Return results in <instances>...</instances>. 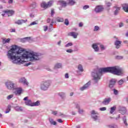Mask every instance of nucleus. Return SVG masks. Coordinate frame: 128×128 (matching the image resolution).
Returning <instances> with one entry per match:
<instances>
[{"label":"nucleus","instance_id":"nucleus-1","mask_svg":"<svg viewBox=\"0 0 128 128\" xmlns=\"http://www.w3.org/2000/svg\"><path fill=\"white\" fill-rule=\"evenodd\" d=\"M22 52H24V48H18L16 45L12 46V48L8 52L7 56L8 58L13 60V64H22L26 61L22 60H27L29 62H36L40 60V54L36 53L32 51L28 52L22 54Z\"/></svg>","mask_w":128,"mask_h":128},{"label":"nucleus","instance_id":"nucleus-2","mask_svg":"<svg viewBox=\"0 0 128 128\" xmlns=\"http://www.w3.org/2000/svg\"><path fill=\"white\" fill-rule=\"evenodd\" d=\"M106 72H110L115 76H125L124 71L120 68H118V66L112 67H106L99 68L98 70H94L92 72V80L95 84H98L100 80V77L102 74Z\"/></svg>","mask_w":128,"mask_h":128},{"label":"nucleus","instance_id":"nucleus-3","mask_svg":"<svg viewBox=\"0 0 128 128\" xmlns=\"http://www.w3.org/2000/svg\"><path fill=\"white\" fill-rule=\"evenodd\" d=\"M23 100L24 101V104L28 106H38L40 104V102L37 100L36 102H32V100H28V96L24 98Z\"/></svg>","mask_w":128,"mask_h":128},{"label":"nucleus","instance_id":"nucleus-4","mask_svg":"<svg viewBox=\"0 0 128 128\" xmlns=\"http://www.w3.org/2000/svg\"><path fill=\"white\" fill-rule=\"evenodd\" d=\"M50 80H48L42 82L40 88L42 90H47L50 86Z\"/></svg>","mask_w":128,"mask_h":128},{"label":"nucleus","instance_id":"nucleus-5","mask_svg":"<svg viewBox=\"0 0 128 128\" xmlns=\"http://www.w3.org/2000/svg\"><path fill=\"white\" fill-rule=\"evenodd\" d=\"M6 86L8 90H16L14 83L12 81H8L5 83Z\"/></svg>","mask_w":128,"mask_h":128},{"label":"nucleus","instance_id":"nucleus-6","mask_svg":"<svg viewBox=\"0 0 128 128\" xmlns=\"http://www.w3.org/2000/svg\"><path fill=\"white\" fill-rule=\"evenodd\" d=\"M91 114V117L94 120H98V113L94 110H92L90 112Z\"/></svg>","mask_w":128,"mask_h":128},{"label":"nucleus","instance_id":"nucleus-7","mask_svg":"<svg viewBox=\"0 0 128 128\" xmlns=\"http://www.w3.org/2000/svg\"><path fill=\"white\" fill-rule=\"evenodd\" d=\"M118 112L121 114H126V108L124 106H120L118 108Z\"/></svg>","mask_w":128,"mask_h":128},{"label":"nucleus","instance_id":"nucleus-8","mask_svg":"<svg viewBox=\"0 0 128 128\" xmlns=\"http://www.w3.org/2000/svg\"><path fill=\"white\" fill-rule=\"evenodd\" d=\"M104 10V7L102 6H96L94 11L96 14H99V12H102Z\"/></svg>","mask_w":128,"mask_h":128},{"label":"nucleus","instance_id":"nucleus-9","mask_svg":"<svg viewBox=\"0 0 128 128\" xmlns=\"http://www.w3.org/2000/svg\"><path fill=\"white\" fill-rule=\"evenodd\" d=\"M90 82H88L84 84L82 87L80 88V90L81 92H83V90H88V88H90Z\"/></svg>","mask_w":128,"mask_h":128},{"label":"nucleus","instance_id":"nucleus-10","mask_svg":"<svg viewBox=\"0 0 128 128\" xmlns=\"http://www.w3.org/2000/svg\"><path fill=\"white\" fill-rule=\"evenodd\" d=\"M28 22V20H18L14 22L15 24H18V26H22V24H26Z\"/></svg>","mask_w":128,"mask_h":128},{"label":"nucleus","instance_id":"nucleus-11","mask_svg":"<svg viewBox=\"0 0 128 128\" xmlns=\"http://www.w3.org/2000/svg\"><path fill=\"white\" fill-rule=\"evenodd\" d=\"M19 82L23 84L24 86H28V82L26 80V79L24 78H22L19 80Z\"/></svg>","mask_w":128,"mask_h":128},{"label":"nucleus","instance_id":"nucleus-12","mask_svg":"<svg viewBox=\"0 0 128 128\" xmlns=\"http://www.w3.org/2000/svg\"><path fill=\"white\" fill-rule=\"evenodd\" d=\"M3 12L8 14V16H12L14 14V12L12 10H4Z\"/></svg>","mask_w":128,"mask_h":128},{"label":"nucleus","instance_id":"nucleus-13","mask_svg":"<svg viewBox=\"0 0 128 128\" xmlns=\"http://www.w3.org/2000/svg\"><path fill=\"white\" fill-rule=\"evenodd\" d=\"M114 8L116 9L114 11V15L118 16V14L120 13L121 8L118 6H114Z\"/></svg>","mask_w":128,"mask_h":128},{"label":"nucleus","instance_id":"nucleus-14","mask_svg":"<svg viewBox=\"0 0 128 128\" xmlns=\"http://www.w3.org/2000/svg\"><path fill=\"white\" fill-rule=\"evenodd\" d=\"M16 91L15 92V94L16 96H20L22 94V88H15Z\"/></svg>","mask_w":128,"mask_h":128},{"label":"nucleus","instance_id":"nucleus-15","mask_svg":"<svg viewBox=\"0 0 128 128\" xmlns=\"http://www.w3.org/2000/svg\"><path fill=\"white\" fill-rule=\"evenodd\" d=\"M112 101V98H108L104 99V101L102 102V104H104L105 106H108L110 102Z\"/></svg>","mask_w":128,"mask_h":128},{"label":"nucleus","instance_id":"nucleus-16","mask_svg":"<svg viewBox=\"0 0 128 128\" xmlns=\"http://www.w3.org/2000/svg\"><path fill=\"white\" fill-rule=\"evenodd\" d=\"M116 79H112L111 80H110L109 88H114V84H116Z\"/></svg>","mask_w":128,"mask_h":128},{"label":"nucleus","instance_id":"nucleus-17","mask_svg":"<svg viewBox=\"0 0 128 128\" xmlns=\"http://www.w3.org/2000/svg\"><path fill=\"white\" fill-rule=\"evenodd\" d=\"M58 4L62 6V8H66L68 6V3L64 0H60L58 2Z\"/></svg>","mask_w":128,"mask_h":128},{"label":"nucleus","instance_id":"nucleus-18","mask_svg":"<svg viewBox=\"0 0 128 128\" xmlns=\"http://www.w3.org/2000/svg\"><path fill=\"white\" fill-rule=\"evenodd\" d=\"M114 44L117 49L120 48V44H122V41L116 40L114 42Z\"/></svg>","mask_w":128,"mask_h":128},{"label":"nucleus","instance_id":"nucleus-19","mask_svg":"<svg viewBox=\"0 0 128 128\" xmlns=\"http://www.w3.org/2000/svg\"><path fill=\"white\" fill-rule=\"evenodd\" d=\"M92 48L94 50V52H98L100 50V48L96 44H92Z\"/></svg>","mask_w":128,"mask_h":128},{"label":"nucleus","instance_id":"nucleus-20","mask_svg":"<svg viewBox=\"0 0 128 128\" xmlns=\"http://www.w3.org/2000/svg\"><path fill=\"white\" fill-rule=\"evenodd\" d=\"M78 34L76 32H70L68 34V36H73L74 38H76Z\"/></svg>","mask_w":128,"mask_h":128},{"label":"nucleus","instance_id":"nucleus-21","mask_svg":"<svg viewBox=\"0 0 128 128\" xmlns=\"http://www.w3.org/2000/svg\"><path fill=\"white\" fill-rule=\"evenodd\" d=\"M14 110L16 112H24V107L20 106H17L14 108Z\"/></svg>","mask_w":128,"mask_h":128},{"label":"nucleus","instance_id":"nucleus-22","mask_svg":"<svg viewBox=\"0 0 128 128\" xmlns=\"http://www.w3.org/2000/svg\"><path fill=\"white\" fill-rule=\"evenodd\" d=\"M78 72H84V67L82 66V65L78 64Z\"/></svg>","mask_w":128,"mask_h":128},{"label":"nucleus","instance_id":"nucleus-23","mask_svg":"<svg viewBox=\"0 0 128 128\" xmlns=\"http://www.w3.org/2000/svg\"><path fill=\"white\" fill-rule=\"evenodd\" d=\"M123 10L126 12H128V4H125L122 5Z\"/></svg>","mask_w":128,"mask_h":128},{"label":"nucleus","instance_id":"nucleus-24","mask_svg":"<svg viewBox=\"0 0 128 128\" xmlns=\"http://www.w3.org/2000/svg\"><path fill=\"white\" fill-rule=\"evenodd\" d=\"M49 122L52 126H56V122L52 118H49Z\"/></svg>","mask_w":128,"mask_h":128},{"label":"nucleus","instance_id":"nucleus-25","mask_svg":"<svg viewBox=\"0 0 128 128\" xmlns=\"http://www.w3.org/2000/svg\"><path fill=\"white\" fill-rule=\"evenodd\" d=\"M62 68V64L57 63L55 64L54 68V70H57V68Z\"/></svg>","mask_w":128,"mask_h":128},{"label":"nucleus","instance_id":"nucleus-26","mask_svg":"<svg viewBox=\"0 0 128 128\" xmlns=\"http://www.w3.org/2000/svg\"><path fill=\"white\" fill-rule=\"evenodd\" d=\"M30 37H26L21 39L22 42H26L28 40H30Z\"/></svg>","mask_w":128,"mask_h":128},{"label":"nucleus","instance_id":"nucleus-27","mask_svg":"<svg viewBox=\"0 0 128 128\" xmlns=\"http://www.w3.org/2000/svg\"><path fill=\"white\" fill-rule=\"evenodd\" d=\"M56 22H64V19L63 18L58 17L56 19Z\"/></svg>","mask_w":128,"mask_h":128},{"label":"nucleus","instance_id":"nucleus-28","mask_svg":"<svg viewBox=\"0 0 128 128\" xmlns=\"http://www.w3.org/2000/svg\"><path fill=\"white\" fill-rule=\"evenodd\" d=\"M41 6L44 8H48V4H46V2H43L41 4Z\"/></svg>","mask_w":128,"mask_h":128},{"label":"nucleus","instance_id":"nucleus-29","mask_svg":"<svg viewBox=\"0 0 128 128\" xmlns=\"http://www.w3.org/2000/svg\"><path fill=\"white\" fill-rule=\"evenodd\" d=\"M10 39L8 38V39H4L3 40V44H10Z\"/></svg>","mask_w":128,"mask_h":128},{"label":"nucleus","instance_id":"nucleus-30","mask_svg":"<svg viewBox=\"0 0 128 128\" xmlns=\"http://www.w3.org/2000/svg\"><path fill=\"white\" fill-rule=\"evenodd\" d=\"M11 108H12V106L10 105H8V108L6 111L5 112V114H8V112H10V111Z\"/></svg>","mask_w":128,"mask_h":128},{"label":"nucleus","instance_id":"nucleus-31","mask_svg":"<svg viewBox=\"0 0 128 128\" xmlns=\"http://www.w3.org/2000/svg\"><path fill=\"white\" fill-rule=\"evenodd\" d=\"M57 116H62V118H66V116L61 112H58Z\"/></svg>","mask_w":128,"mask_h":128},{"label":"nucleus","instance_id":"nucleus-32","mask_svg":"<svg viewBox=\"0 0 128 128\" xmlns=\"http://www.w3.org/2000/svg\"><path fill=\"white\" fill-rule=\"evenodd\" d=\"M76 4V2L74 0H68V4L70 6H74Z\"/></svg>","mask_w":128,"mask_h":128},{"label":"nucleus","instance_id":"nucleus-33","mask_svg":"<svg viewBox=\"0 0 128 128\" xmlns=\"http://www.w3.org/2000/svg\"><path fill=\"white\" fill-rule=\"evenodd\" d=\"M122 120L126 126H128V122H126V116H124L122 118Z\"/></svg>","mask_w":128,"mask_h":128},{"label":"nucleus","instance_id":"nucleus-34","mask_svg":"<svg viewBox=\"0 0 128 128\" xmlns=\"http://www.w3.org/2000/svg\"><path fill=\"white\" fill-rule=\"evenodd\" d=\"M108 128H118V125L115 124H112L108 125Z\"/></svg>","mask_w":128,"mask_h":128},{"label":"nucleus","instance_id":"nucleus-35","mask_svg":"<svg viewBox=\"0 0 128 128\" xmlns=\"http://www.w3.org/2000/svg\"><path fill=\"white\" fill-rule=\"evenodd\" d=\"M116 107L115 106L112 107L110 108V114H114V110H116Z\"/></svg>","mask_w":128,"mask_h":128},{"label":"nucleus","instance_id":"nucleus-36","mask_svg":"<svg viewBox=\"0 0 128 128\" xmlns=\"http://www.w3.org/2000/svg\"><path fill=\"white\" fill-rule=\"evenodd\" d=\"M52 4H54V0H52L49 1L47 3V6H48V8L52 6Z\"/></svg>","mask_w":128,"mask_h":128},{"label":"nucleus","instance_id":"nucleus-37","mask_svg":"<svg viewBox=\"0 0 128 128\" xmlns=\"http://www.w3.org/2000/svg\"><path fill=\"white\" fill-rule=\"evenodd\" d=\"M58 94L60 96V97L61 98H64V96L66 95L64 92H59Z\"/></svg>","mask_w":128,"mask_h":128},{"label":"nucleus","instance_id":"nucleus-38","mask_svg":"<svg viewBox=\"0 0 128 128\" xmlns=\"http://www.w3.org/2000/svg\"><path fill=\"white\" fill-rule=\"evenodd\" d=\"M74 46V44H72V42H70L65 45V48H70V46Z\"/></svg>","mask_w":128,"mask_h":128},{"label":"nucleus","instance_id":"nucleus-39","mask_svg":"<svg viewBox=\"0 0 128 128\" xmlns=\"http://www.w3.org/2000/svg\"><path fill=\"white\" fill-rule=\"evenodd\" d=\"M28 118H36V114H30L28 116Z\"/></svg>","mask_w":128,"mask_h":128},{"label":"nucleus","instance_id":"nucleus-40","mask_svg":"<svg viewBox=\"0 0 128 128\" xmlns=\"http://www.w3.org/2000/svg\"><path fill=\"white\" fill-rule=\"evenodd\" d=\"M106 8H110V7L112 6V4L110 2H107L106 3Z\"/></svg>","mask_w":128,"mask_h":128},{"label":"nucleus","instance_id":"nucleus-41","mask_svg":"<svg viewBox=\"0 0 128 128\" xmlns=\"http://www.w3.org/2000/svg\"><path fill=\"white\" fill-rule=\"evenodd\" d=\"M36 2H33L32 4H31L30 5V8L32 9L36 8Z\"/></svg>","mask_w":128,"mask_h":128},{"label":"nucleus","instance_id":"nucleus-42","mask_svg":"<svg viewBox=\"0 0 128 128\" xmlns=\"http://www.w3.org/2000/svg\"><path fill=\"white\" fill-rule=\"evenodd\" d=\"M75 106L76 108H77V110H79L80 108V103L78 102L75 103Z\"/></svg>","mask_w":128,"mask_h":128},{"label":"nucleus","instance_id":"nucleus-43","mask_svg":"<svg viewBox=\"0 0 128 128\" xmlns=\"http://www.w3.org/2000/svg\"><path fill=\"white\" fill-rule=\"evenodd\" d=\"M98 30H100V27L98 26H94V32H98Z\"/></svg>","mask_w":128,"mask_h":128},{"label":"nucleus","instance_id":"nucleus-44","mask_svg":"<svg viewBox=\"0 0 128 128\" xmlns=\"http://www.w3.org/2000/svg\"><path fill=\"white\" fill-rule=\"evenodd\" d=\"M124 80L121 79L118 82V84H119V86H122V84H124Z\"/></svg>","mask_w":128,"mask_h":128},{"label":"nucleus","instance_id":"nucleus-45","mask_svg":"<svg viewBox=\"0 0 128 128\" xmlns=\"http://www.w3.org/2000/svg\"><path fill=\"white\" fill-rule=\"evenodd\" d=\"M64 24H66V26H68V24H70V22L68 21V19H65Z\"/></svg>","mask_w":128,"mask_h":128},{"label":"nucleus","instance_id":"nucleus-46","mask_svg":"<svg viewBox=\"0 0 128 128\" xmlns=\"http://www.w3.org/2000/svg\"><path fill=\"white\" fill-rule=\"evenodd\" d=\"M53 26H54L52 25V24H50L49 26V28H48L49 32H52V30Z\"/></svg>","mask_w":128,"mask_h":128},{"label":"nucleus","instance_id":"nucleus-47","mask_svg":"<svg viewBox=\"0 0 128 128\" xmlns=\"http://www.w3.org/2000/svg\"><path fill=\"white\" fill-rule=\"evenodd\" d=\"M116 60H122L124 58V56H116Z\"/></svg>","mask_w":128,"mask_h":128},{"label":"nucleus","instance_id":"nucleus-48","mask_svg":"<svg viewBox=\"0 0 128 128\" xmlns=\"http://www.w3.org/2000/svg\"><path fill=\"white\" fill-rule=\"evenodd\" d=\"M14 98V95L13 94H10V95L8 96H7L6 98L8 100H10L12 98Z\"/></svg>","mask_w":128,"mask_h":128},{"label":"nucleus","instance_id":"nucleus-49","mask_svg":"<svg viewBox=\"0 0 128 128\" xmlns=\"http://www.w3.org/2000/svg\"><path fill=\"white\" fill-rule=\"evenodd\" d=\"M66 52H68V54H72L74 52V50L72 49H68L66 50Z\"/></svg>","mask_w":128,"mask_h":128},{"label":"nucleus","instance_id":"nucleus-50","mask_svg":"<svg viewBox=\"0 0 128 128\" xmlns=\"http://www.w3.org/2000/svg\"><path fill=\"white\" fill-rule=\"evenodd\" d=\"M100 48L101 50H106V47L102 44L100 45Z\"/></svg>","mask_w":128,"mask_h":128},{"label":"nucleus","instance_id":"nucleus-51","mask_svg":"<svg viewBox=\"0 0 128 128\" xmlns=\"http://www.w3.org/2000/svg\"><path fill=\"white\" fill-rule=\"evenodd\" d=\"M78 112L80 114H82L84 112V110L80 109H80H78Z\"/></svg>","mask_w":128,"mask_h":128},{"label":"nucleus","instance_id":"nucleus-52","mask_svg":"<svg viewBox=\"0 0 128 128\" xmlns=\"http://www.w3.org/2000/svg\"><path fill=\"white\" fill-rule=\"evenodd\" d=\"M114 94L115 96H118V91L116 89H114Z\"/></svg>","mask_w":128,"mask_h":128},{"label":"nucleus","instance_id":"nucleus-53","mask_svg":"<svg viewBox=\"0 0 128 128\" xmlns=\"http://www.w3.org/2000/svg\"><path fill=\"white\" fill-rule=\"evenodd\" d=\"M100 110L101 112H104V110H106V108L102 107L101 108H100Z\"/></svg>","mask_w":128,"mask_h":128},{"label":"nucleus","instance_id":"nucleus-54","mask_svg":"<svg viewBox=\"0 0 128 128\" xmlns=\"http://www.w3.org/2000/svg\"><path fill=\"white\" fill-rule=\"evenodd\" d=\"M88 8H90V6L85 5L83 6V10H88Z\"/></svg>","mask_w":128,"mask_h":128},{"label":"nucleus","instance_id":"nucleus-55","mask_svg":"<svg viewBox=\"0 0 128 128\" xmlns=\"http://www.w3.org/2000/svg\"><path fill=\"white\" fill-rule=\"evenodd\" d=\"M34 24H38V23L36 22H33L28 26H34Z\"/></svg>","mask_w":128,"mask_h":128},{"label":"nucleus","instance_id":"nucleus-56","mask_svg":"<svg viewBox=\"0 0 128 128\" xmlns=\"http://www.w3.org/2000/svg\"><path fill=\"white\" fill-rule=\"evenodd\" d=\"M31 64H32V62H28V63L25 64V66H30Z\"/></svg>","mask_w":128,"mask_h":128},{"label":"nucleus","instance_id":"nucleus-57","mask_svg":"<svg viewBox=\"0 0 128 128\" xmlns=\"http://www.w3.org/2000/svg\"><path fill=\"white\" fill-rule=\"evenodd\" d=\"M52 114L54 116H56V114H58V111H52Z\"/></svg>","mask_w":128,"mask_h":128},{"label":"nucleus","instance_id":"nucleus-58","mask_svg":"<svg viewBox=\"0 0 128 128\" xmlns=\"http://www.w3.org/2000/svg\"><path fill=\"white\" fill-rule=\"evenodd\" d=\"M54 10H52L51 13H50L51 16H54Z\"/></svg>","mask_w":128,"mask_h":128},{"label":"nucleus","instance_id":"nucleus-59","mask_svg":"<svg viewBox=\"0 0 128 128\" xmlns=\"http://www.w3.org/2000/svg\"><path fill=\"white\" fill-rule=\"evenodd\" d=\"M44 32H46V30H48V26H44Z\"/></svg>","mask_w":128,"mask_h":128},{"label":"nucleus","instance_id":"nucleus-60","mask_svg":"<svg viewBox=\"0 0 128 128\" xmlns=\"http://www.w3.org/2000/svg\"><path fill=\"white\" fill-rule=\"evenodd\" d=\"M84 26V24H82V22H80L78 24V27L79 28H82Z\"/></svg>","mask_w":128,"mask_h":128},{"label":"nucleus","instance_id":"nucleus-61","mask_svg":"<svg viewBox=\"0 0 128 128\" xmlns=\"http://www.w3.org/2000/svg\"><path fill=\"white\" fill-rule=\"evenodd\" d=\"M30 18H34V13H30Z\"/></svg>","mask_w":128,"mask_h":128},{"label":"nucleus","instance_id":"nucleus-62","mask_svg":"<svg viewBox=\"0 0 128 128\" xmlns=\"http://www.w3.org/2000/svg\"><path fill=\"white\" fill-rule=\"evenodd\" d=\"M12 2H14V0H8V4H12Z\"/></svg>","mask_w":128,"mask_h":128},{"label":"nucleus","instance_id":"nucleus-63","mask_svg":"<svg viewBox=\"0 0 128 128\" xmlns=\"http://www.w3.org/2000/svg\"><path fill=\"white\" fill-rule=\"evenodd\" d=\"M124 23H122V22H120V24H119V27H120V28H122V26H124Z\"/></svg>","mask_w":128,"mask_h":128},{"label":"nucleus","instance_id":"nucleus-64","mask_svg":"<svg viewBox=\"0 0 128 128\" xmlns=\"http://www.w3.org/2000/svg\"><path fill=\"white\" fill-rule=\"evenodd\" d=\"M70 78V76H68V74L66 73V74H65V78Z\"/></svg>","mask_w":128,"mask_h":128}]
</instances>
